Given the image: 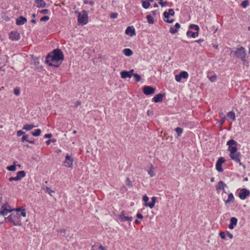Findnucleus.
<instances>
[{"label": "nucleus", "mask_w": 250, "mask_h": 250, "mask_svg": "<svg viewBox=\"0 0 250 250\" xmlns=\"http://www.w3.org/2000/svg\"><path fill=\"white\" fill-rule=\"evenodd\" d=\"M234 201L235 198L233 194L232 193H230L228 194V199L225 201V204L227 205L230 203H232Z\"/></svg>", "instance_id": "nucleus-20"}, {"label": "nucleus", "mask_w": 250, "mask_h": 250, "mask_svg": "<svg viewBox=\"0 0 250 250\" xmlns=\"http://www.w3.org/2000/svg\"><path fill=\"white\" fill-rule=\"evenodd\" d=\"M225 161V158L224 157H221L218 159L216 164L222 165V164H223Z\"/></svg>", "instance_id": "nucleus-34"}, {"label": "nucleus", "mask_w": 250, "mask_h": 250, "mask_svg": "<svg viewBox=\"0 0 250 250\" xmlns=\"http://www.w3.org/2000/svg\"><path fill=\"white\" fill-rule=\"evenodd\" d=\"M148 173L150 175V177H153L154 176V173L151 168L148 170Z\"/></svg>", "instance_id": "nucleus-60"}, {"label": "nucleus", "mask_w": 250, "mask_h": 250, "mask_svg": "<svg viewBox=\"0 0 250 250\" xmlns=\"http://www.w3.org/2000/svg\"><path fill=\"white\" fill-rule=\"evenodd\" d=\"M76 14H78V22L82 25L86 24L88 22V12L85 10H83L82 13L78 11H75Z\"/></svg>", "instance_id": "nucleus-4"}, {"label": "nucleus", "mask_w": 250, "mask_h": 250, "mask_svg": "<svg viewBox=\"0 0 250 250\" xmlns=\"http://www.w3.org/2000/svg\"><path fill=\"white\" fill-rule=\"evenodd\" d=\"M46 192H47L50 195H51L52 193H54L55 191L52 190L49 187H46Z\"/></svg>", "instance_id": "nucleus-50"}, {"label": "nucleus", "mask_w": 250, "mask_h": 250, "mask_svg": "<svg viewBox=\"0 0 250 250\" xmlns=\"http://www.w3.org/2000/svg\"><path fill=\"white\" fill-rule=\"evenodd\" d=\"M226 120V118L224 116V117H223L222 118V119L220 121H219V125H223V124L224 123V122H225Z\"/></svg>", "instance_id": "nucleus-53"}, {"label": "nucleus", "mask_w": 250, "mask_h": 250, "mask_svg": "<svg viewBox=\"0 0 250 250\" xmlns=\"http://www.w3.org/2000/svg\"><path fill=\"white\" fill-rule=\"evenodd\" d=\"M199 35V33L197 32H192V31L188 30L187 32V36L188 37L195 38Z\"/></svg>", "instance_id": "nucleus-22"}, {"label": "nucleus", "mask_w": 250, "mask_h": 250, "mask_svg": "<svg viewBox=\"0 0 250 250\" xmlns=\"http://www.w3.org/2000/svg\"><path fill=\"white\" fill-rule=\"evenodd\" d=\"M143 200L145 202V203H147L148 201L149 200V198L146 195H145L143 197Z\"/></svg>", "instance_id": "nucleus-59"}, {"label": "nucleus", "mask_w": 250, "mask_h": 250, "mask_svg": "<svg viewBox=\"0 0 250 250\" xmlns=\"http://www.w3.org/2000/svg\"><path fill=\"white\" fill-rule=\"evenodd\" d=\"M123 52L124 54L127 57H130L133 54L132 50L129 48L124 49L123 50Z\"/></svg>", "instance_id": "nucleus-25"}, {"label": "nucleus", "mask_w": 250, "mask_h": 250, "mask_svg": "<svg viewBox=\"0 0 250 250\" xmlns=\"http://www.w3.org/2000/svg\"><path fill=\"white\" fill-rule=\"evenodd\" d=\"M174 130L177 133L178 136H181L183 131V128L180 127L175 128Z\"/></svg>", "instance_id": "nucleus-31"}, {"label": "nucleus", "mask_w": 250, "mask_h": 250, "mask_svg": "<svg viewBox=\"0 0 250 250\" xmlns=\"http://www.w3.org/2000/svg\"><path fill=\"white\" fill-rule=\"evenodd\" d=\"M35 3L38 8H44L46 5V3L43 0H35Z\"/></svg>", "instance_id": "nucleus-21"}, {"label": "nucleus", "mask_w": 250, "mask_h": 250, "mask_svg": "<svg viewBox=\"0 0 250 250\" xmlns=\"http://www.w3.org/2000/svg\"><path fill=\"white\" fill-rule=\"evenodd\" d=\"M66 230L64 229H61L58 230V232L62 234L63 236H65Z\"/></svg>", "instance_id": "nucleus-47"}, {"label": "nucleus", "mask_w": 250, "mask_h": 250, "mask_svg": "<svg viewBox=\"0 0 250 250\" xmlns=\"http://www.w3.org/2000/svg\"><path fill=\"white\" fill-rule=\"evenodd\" d=\"M237 191H239L238 197L242 200L246 199L250 196V191L247 188H239Z\"/></svg>", "instance_id": "nucleus-7"}, {"label": "nucleus", "mask_w": 250, "mask_h": 250, "mask_svg": "<svg viewBox=\"0 0 250 250\" xmlns=\"http://www.w3.org/2000/svg\"><path fill=\"white\" fill-rule=\"evenodd\" d=\"M215 188L217 192H219L221 190H223V188H222V185H220V181L216 185Z\"/></svg>", "instance_id": "nucleus-39"}, {"label": "nucleus", "mask_w": 250, "mask_h": 250, "mask_svg": "<svg viewBox=\"0 0 250 250\" xmlns=\"http://www.w3.org/2000/svg\"><path fill=\"white\" fill-rule=\"evenodd\" d=\"M20 215H21V216H22V217H26V211H25V209L24 208V209H22L21 211V214H20Z\"/></svg>", "instance_id": "nucleus-56"}, {"label": "nucleus", "mask_w": 250, "mask_h": 250, "mask_svg": "<svg viewBox=\"0 0 250 250\" xmlns=\"http://www.w3.org/2000/svg\"><path fill=\"white\" fill-rule=\"evenodd\" d=\"M237 142L233 139L227 142V145L229 146L228 150L230 152L229 155L232 160L238 163L240 166H243L245 168V167L241 162V153L239 151H237Z\"/></svg>", "instance_id": "nucleus-1"}, {"label": "nucleus", "mask_w": 250, "mask_h": 250, "mask_svg": "<svg viewBox=\"0 0 250 250\" xmlns=\"http://www.w3.org/2000/svg\"><path fill=\"white\" fill-rule=\"evenodd\" d=\"M127 190V188L125 186H123L120 188V191L122 193H124Z\"/></svg>", "instance_id": "nucleus-48"}, {"label": "nucleus", "mask_w": 250, "mask_h": 250, "mask_svg": "<svg viewBox=\"0 0 250 250\" xmlns=\"http://www.w3.org/2000/svg\"><path fill=\"white\" fill-rule=\"evenodd\" d=\"M51 55L55 58L58 63L61 62L64 60V55L63 52L59 48L55 49L51 52Z\"/></svg>", "instance_id": "nucleus-6"}, {"label": "nucleus", "mask_w": 250, "mask_h": 250, "mask_svg": "<svg viewBox=\"0 0 250 250\" xmlns=\"http://www.w3.org/2000/svg\"><path fill=\"white\" fill-rule=\"evenodd\" d=\"M7 169L10 171H14L16 170V165H12L10 166H8L6 167Z\"/></svg>", "instance_id": "nucleus-35"}, {"label": "nucleus", "mask_w": 250, "mask_h": 250, "mask_svg": "<svg viewBox=\"0 0 250 250\" xmlns=\"http://www.w3.org/2000/svg\"><path fill=\"white\" fill-rule=\"evenodd\" d=\"M215 166H216V169L218 172H223V168L222 167V165L216 164Z\"/></svg>", "instance_id": "nucleus-41"}, {"label": "nucleus", "mask_w": 250, "mask_h": 250, "mask_svg": "<svg viewBox=\"0 0 250 250\" xmlns=\"http://www.w3.org/2000/svg\"><path fill=\"white\" fill-rule=\"evenodd\" d=\"M249 4V2L248 0H243L241 3V6L243 7L244 8H246Z\"/></svg>", "instance_id": "nucleus-36"}, {"label": "nucleus", "mask_w": 250, "mask_h": 250, "mask_svg": "<svg viewBox=\"0 0 250 250\" xmlns=\"http://www.w3.org/2000/svg\"><path fill=\"white\" fill-rule=\"evenodd\" d=\"M25 134V133L24 132L22 131V130H19L17 132V135L18 137H20L22 135H24Z\"/></svg>", "instance_id": "nucleus-58"}, {"label": "nucleus", "mask_w": 250, "mask_h": 250, "mask_svg": "<svg viewBox=\"0 0 250 250\" xmlns=\"http://www.w3.org/2000/svg\"><path fill=\"white\" fill-rule=\"evenodd\" d=\"M45 62L48 64L49 66L56 68L59 67L61 64V62L58 63L55 58L53 56V55H51V52L46 56Z\"/></svg>", "instance_id": "nucleus-5"}, {"label": "nucleus", "mask_w": 250, "mask_h": 250, "mask_svg": "<svg viewBox=\"0 0 250 250\" xmlns=\"http://www.w3.org/2000/svg\"><path fill=\"white\" fill-rule=\"evenodd\" d=\"M219 235L221 239H225L226 238V233L225 232H220Z\"/></svg>", "instance_id": "nucleus-55"}, {"label": "nucleus", "mask_w": 250, "mask_h": 250, "mask_svg": "<svg viewBox=\"0 0 250 250\" xmlns=\"http://www.w3.org/2000/svg\"><path fill=\"white\" fill-rule=\"evenodd\" d=\"M181 79H182V77H181V76H180V74L178 75H176L175 76V80L177 82H180L181 81Z\"/></svg>", "instance_id": "nucleus-57"}, {"label": "nucleus", "mask_w": 250, "mask_h": 250, "mask_svg": "<svg viewBox=\"0 0 250 250\" xmlns=\"http://www.w3.org/2000/svg\"><path fill=\"white\" fill-rule=\"evenodd\" d=\"M142 6L145 9H147L150 6V3H149V1L147 0H143L142 1Z\"/></svg>", "instance_id": "nucleus-29"}, {"label": "nucleus", "mask_w": 250, "mask_h": 250, "mask_svg": "<svg viewBox=\"0 0 250 250\" xmlns=\"http://www.w3.org/2000/svg\"><path fill=\"white\" fill-rule=\"evenodd\" d=\"M167 14L169 16H174V14H175V12H174V10L173 9H169L168 10V12H167Z\"/></svg>", "instance_id": "nucleus-51"}, {"label": "nucleus", "mask_w": 250, "mask_h": 250, "mask_svg": "<svg viewBox=\"0 0 250 250\" xmlns=\"http://www.w3.org/2000/svg\"><path fill=\"white\" fill-rule=\"evenodd\" d=\"M27 21V19L23 16H20L16 19V24L17 25H21L24 24Z\"/></svg>", "instance_id": "nucleus-19"}, {"label": "nucleus", "mask_w": 250, "mask_h": 250, "mask_svg": "<svg viewBox=\"0 0 250 250\" xmlns=\"http://www.w3.org/2000/svg\"><path fill=\"white\" fill-rule=\"evenodd\" d=\"M146 18L147 22L149 24H153L154 23L153 18L150 15H147Z\"/></svg>", "instance_id": "nucleus-32"}, {"label": "nucleus", "mask_w": 250, "mask_h": 250, "mask_svg": "<svg viewBox=\"0 0 250 250\" xmlns=\"http://www.w3.org/2000/svg\"><path fill=\"white\" fill-rule=\"evenodd\" d=\"M32 58L34 64L35 66V69H41L42 66L40 65V58L39 57H34L33 56H32Z\"/></svg>", "instance_id": "nucleus-15"}, {"label": "nucleus", "mask_w": 250, "mask_h": 250, "mask_svg": "<svg viewBox=\"0 0 250 250\" xmlns=\"http://www.w3.org/2000/svg\"><path fill=\"white\" fill-rule=\"evenodd\" d=\"M49 20V17L45 16L40 19L41 21H47Z\"/></svg>", "instance_id": "nucleus-46"}, {"label": "nucleus", "mask_w": 250, "mask_h": 250, "mask_svg": "<svg viewBox=\"0 0 250 250\" xmlns=\"http://www.w3.org/2000/svg\"><path fill=\"white\" fill-rule=\"evenodd\" d=\"M91 250H106V249L101 244L97 243L92 246V249Z\"/></svg>", "instance_id": "nucleus-23"}, {"label": "nucleus", "mask_w": 250, "mask_h": 250, "mask_svg": "<svg viewBox=\"0 0 250 250\" xmlns=\"http://www.w3.org/2000/svg\"><path fill=\"white\" fill-rule=\"evenodd\" d=\"M134 70L131 69L130 71H122L121 72V77L122 79H126L127 78H130L133 75Z\"/></svg>", "instance_id": "nucleus-12"}, {"label": "nucleus", "mask_w": 250, "mask_h": 250, "mask_svg": "<svg viewBox=\"0 0 250 250\" xmlns=\"http://www.w3.org/2000/svg\"><path fill=\"white\" fill-rule=\"evenodd\" d=\"M189 29H193L195 31V32H197L199 33L200 28L198 25L194 24H190L189 25Z\"/></svg>", "instance_id": "nucleus-27"}, {"label": "nucleus", "mask_w": 250, "mask_h": 250, "mask_svg": "<svg viewBox=\"0 0 250 250\" xmlns=\"http://www.w3.org/2000/svg\"><path fill=\"white\" fill-rule=\"evenodd\" d=\"M26 176V173L24 170L19 171L17 173L16 177L18 180H20L21 179L25 177Z\"/></svg>", "instance_id": "nucleus-24"}, {"label": "nucleus", "mask_w": 250, "mask_h": 250, "mask_svg": "<svg viewBox=\"0 0 250 250\" xmlns=\"http://www.w3.org/2000/svg\"><path fill=\"white\" fill-rule=\"evenodd\" d=\"M13 92L14 94L16 96H19L20 94V89L19 87H16L14 88Z\"/></svg>", "instance_id": "nucleus-42"}, {"label": "nucleus", "mask_w": 250, "mask_h": 250, "mask_svg": "<svg viewBox=\"0 0 250 250\" xmlns=\"http://www.w3.org/2000/svg\"><path fill=\"white\" fill-rule=\"evenodd\" d=\"M231 53H233L236 58L241 60L244 64L247 62L246 60L247 54L244 47L240 46L239 48H237L235 51H231Z\"/></svg>", "instance_id": "nucleus-3"}, {"label": "nucleus", "mask_w": 250, "mask_h": 250, "mask_svg": "<svg viewBox=\"0 0 250 250\" xmlns=\"http://www.w3.org/2000/svg\"><path fill=\"white\" fill-rule=\"evenodd\" d=\"M156 88L151 86L145 85L143 87V92L146 96L151 95L154 94Z\"/></svg>", "instance_id": "nucleus-8"}, {"label": "nucleus", "mask_w": 250, "mask_h": 250, "mask_svg": "<svg viewBox=\"0 0 250 250\" xmlns=\"http://www.w3.org/2000/svg\"><path fill=\"white\" fill-rule=\"evenodd\" d=\"M125 33L131 37L136 35L135 30L133 26H128L125 31Z\"/></svg>", "instance_id": "nucleus-16"}, {"label": "nucleus", "mask_w": 250, "mask_h": 250, "mask_svg": "<svg viewBox=\"0 0 250 250\" xmlns=\"http://www.w3.org/2000/svg\"><path fill=\"white\" fill-rule=\"evenodd\" d=\"M136 217H137V218L140 219H142L143 218V215L141 213H139V212H138L137 213Z\"/></svg>", "instance_id": "nucleus-64"}, {"label": "nucleus", "mask_w": 250, "mask_h": 250, "mask_svg": "<svg viewBox=\"0 0 250 250\" xmlns=\"http://www.w3.org/2000/svg\"><path fill=\"white\" fill-rule=\"evenodd\" d=\"M226 235L230 238L232 239L233 238V235L231 233H230L229 231H227L226 232Z\"/></svg>", "instance_id": "nucleus-63"}, {"label": "nucleus", "mask_w": 250, "mask_h": 250, "mask_svg": "<svg viewBox=\"0 0 250 250\" xmlns=\"http://www.w3.org/2000/svg\"><path fill=\"white\" fill-rule=\"evenodd\" d=\"M220 185H222V188H223V190H224L225 188H227V185L222 181H220Z\"/></svg>", "instance_id": "nucleus-62"}, {"label": "nucleus", "mask_w": 250, "mask_h": 250, "mask_svg": "<svg viewBox=\"0 0 250 250\" xmlns=\"http://www.w3.org/2000/svg\"><path fill=\"white\" fill-rule=\"evenodd\" d=\"M227 115L228 117L229 118V119H231L232 121H235V115L233 111H229L227 113Z\"/></svg>", "instance_id": "nucleus-26"}, {"label": "nucleus", "mask_w": 250, "mask_h": 250, "mask_svg": "<svg viewBox=\"0 0 250 250\" xmlns=\"http://www.w3.org/2000/svg\"><path fill=\"white\" fill-rule=\"evenodd\" d=\"M118 15V14L117 13L113 12V13H111L110 14V17L111 19H115V18H117Z\"/></svg>", "instance_id": "nucleus-49"}, {"label": "nucleus", "mask_w": 250, "mask_h": 250, "mask_svg": "<svg viewBox=\"0 0 250 250\" xmlns=\"http://www.w3.org/2000/svg\"><path fill=\"white\" fill-rule=\"evenodd\" d=\"M5 223L10 222L13 223L14 226H20L22 223L21 220V215L18 213H13L8 217L4 218Z\"/></svg>", "instance_id": "nucleus-2"}, {"label": "nucleus", "mask_w": 250, "mask_h": 250, "mask_svg": "<svg viewBox=\"0 0 250 250\" xmlns=\"http://www.w3.org/2000/svg\"><path fill=\"white\" fill-rule=\"evenodd\" d=\"M133 76L135 78V81L136 82H140L141 80V76L139 75V74H137V73L133 74Z\"/></svg>", "instance_id": "nucleus-38"}, {"label": "nucleus", "mask_w": 250, "mask_h": 250, "mask_svg": "<svg viewBox=\"0 0 250 250\" xmlns=\"http://www.w3.org/2000/svg\"><path fill=\"white\" fill-rule=\"evenodd\" d=\"M39 12L41 14L45 15V14H47L49 12V11L48 9H44L42 10L41 11H39Z\"/></svg>", "instance_id": "nucleus-52"}, {"label": "nucleus", "mask_w": 250, "mask_h": 250, "mask_svg": "<svg viewBox=\"0 0 250 250\" xmlns=\"http://www.w3.org/2000/svg\"><path fill=\"white\" fill-rule=\"evenodd\" d=\"M35 127H36V126L32 124H31V125L26 124L23 126V129H25L26 131H29Z\"/></svg>", "instance_id": "nucleus-28"}, {"label": "nucleus", "mask_w": 250, "mask_h": 250, "mask_svg": "<svg viewBox=\"0 0 250 250\" xmlns=\"http://www.w3.org/2000/svg\"><path fill=\"white\" fill-rule=\"evenodd\" d=\"M180 27V24L178 22H177L174 26H171L170 27L169 31L171 34H175L178 31V30Z\"/></svg>", "instance_id": "nucleus-18"}, {"label": "nucleus", "mask_w": 250, "mask_h": 250, "mask_svg": "<svg viewBox=\"0 0 250 250\" xmlns=\"http://www.w3.org/2000/svg\"><path fill=\"white\" fill-rule=\"evenodd\" d=\"M28 135H26V134L23 135V136L21 138V141L22 142H24L25 141L27 142V141L28 140Z\"/></svg>", "instance_id": "nucleus-45"}, {"label": "nucleus", "mask_w": 250, "mask_h": 250, "mask_svg": "<svg viewBox=\"0 0 250 250\" xmlns=\"http://www.w3.org/2000/svg\"><path fill=\"white\" fill-rule=\"evenodd\" d=\"M165 96V94L159 93L156 95L152 99V102L155 103L161 102L163 101V98Z\"/></svg>", "instance_id": "nucleus-14"}, {"label": "nucleus", "mask_w": 250, "mask_h": 250, "mask_svg": "<svg viewBox=\"0 0 250 250\" xmlns=\"http://www.w3.org/2000/svg\"><path fill=\"white\" fill-rule=\"evenodd\" d=\"M125 184L128 187H132L133 186L132 181L130 180L129 177H127L125 181Z\"/></svg>", "instance_id": "nucleus-37"}, {"label": "nucleus", "mask_w": 250, "mask_h": 250, "mask_svg": "<svg viewBox=\"0 0 250 250\" xmlns=\"http://www.w3.org/2000/svg\"><path fill=\"white\" fill-rule=\"evenodd\" d=\"M163 15L164 17V19H165V20L169 19V16L167 14V11L164 12L163 13Z\"/></svg>", "instance_id": "nucleus-61"}, {"label": "nucleus", "mask_w": 250, "mask_h": 250, "mask_svg": "<svg viewBox=\"0 0 250 250\" xmlns=\"http://www.w3.org/2000/svg\"><path fill=\"white\" fill-rule=\"evenodd\" d=\"M1 209H2L3 210H4V212H6V215H7L8 213H11L14 211V209H12L13 208H11V206L9 205L8 203L7 202L4 203L1 206Z\"/></svg>", "instance_id": "nucleus-13"}, {"label": "nucleus", "mask_w": 250, "mask_h": 250, "mask_svg": "<svg viewBox=\"0 0 250 250\" xmlns=\"http://www.w3.org/2000/svg\"><path fill=\"white\" fill-rule=\"evenodd\" d=\"M208 77V79L210 81V82H215L216 80H217V77L216 76V75H214L213 76H211L210 77Z\"/></svg>", "instance_id": "nucleus-43"}, {"label": "nucleus", "mask_w": 250, "mask_h": 250, "mask_svg": "<svg viewBox=\"0 0 250 250\" xmlns=\"http://www.w3.org/2000/svg\"><path fill=\"white\" fill-rule=\"evenodd\" d=\"M9 38L12 41H19L21 39L20 34L16 31H11L9 33Z\"/></svg>", "instance_id": "nucleus-10"}, {"label": "nucleus", "mask_w": 250, "mask_h": 250, "mask_svg": "<svg viewBox=\"0 0 250 250\" xmlns=\"http://www.w3.org/2000/svg\"><path fill=\"white\" fill-rule=\"evenodd\" d=\"M155 204H153V202H149L147 203H145V206L146 207H148L150 208H152L154 207Z\"/></svg>", "instance_id": "nucleus-44"}, {"label": "nucleus", "mask_w": 250, "mask_h": 250, "mask_svg": "<svg viewBox=\"0 0 250 250\" xmlns=\"http://www.w3.org/2000/svg\"><path fill=\"white\" fill-rule=\"evenodd\" d=\"M73 162V158H71L68 154H67L65 158V160L63 162V165L66 167L72 168Z\"/></svg>", "instance_id": "nucleus-9"}, {"label": "nucleus", "mask_w": 250, "mask_h": 250, "mask_svg": "<svg viewBox=\"0 0 250 250\" xmlns=\"http://www.w3.org/2000/svg\"><path fill=\"white\" fill-rule=\"evenodd\" d=\"M41 130L40 129H36L34 132H31V134L35 137L39 136L41 133Z\"/></svg>", "instance_id": "nucleus-30"}, {"label": "nucleus", "mask_w": 250, "mask_h": 250, "mask_svg": "<svg viewBox=\"0 0 250 250\" xmlns=\"http://www.w3.org/2000/svg\"><path fill=\"white\" fill-rule=\"evenodd\" d=\"M238 219L235 217H232L230 219V224L229 225V228L230 229H233L237 225Z\"/></svg>", "instance_id": "nucleus-17"}, {"label": "nucleus", "mask_w": 250, "mask_h": 250, "mask_svg": "<svg viewBox=\"0 0 250 250\" xmlns=\"http://www.w3.org/2000/svg\"><path fill=\"white\" fill-rule=\"evenodd\" d=\"M159 4L161 5V6L162 7H165V6H170L171 5H169V2L167 1H160L159 2Z\"/></svg>", "instance_id": "nucleus-40"}, {"label": "nucleus", "mask_w": 250, "mask_h": 250, "mask_svg": "<svg viewBox=\"0 0 250 250\" xmlns=\"http://www.w3.org/2000/svg\"><path fill=\"white\" fill-rule=\"evenodd\" d=\"M119 220L121 222H125L126 221L131 222L132 218L131 216H126L125 214V211H122L118 216Z\"/></svg>", "instance_id": "nucleus-11"}, {"label": "nucleus", "mask_w": 250, "mask_h": 250, "mask_svg": "<svg viewBox=\"0 0 250 250\" xmlns=\"http://www.w3.org/2000/svg\"><path fill=\"white\" fill-rule=\"evenodd\" d=\"M56 139H52L47 140L45 143H46V145L48 146L50 145V143H51V142L55 143V142H56Z\"/></svg>", "instance_id": "nucleus-54"}, {"label": "nucleus", "mask_w": 250, "mask_h": 250, "mask_svg": "<svg viewBox=\"0 0 250 250\" xmlns=\"http://www.w3.org/2000/svg\"><path fill=\"white\" fill-rule=\"evenodd\" d=\"M179 74L182 78L183 79H187L188 77V74L187 71H181Z\"/></svg>", "instance_id": "nucleus-33"}]
</instances>
